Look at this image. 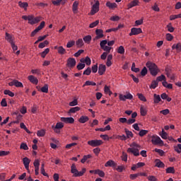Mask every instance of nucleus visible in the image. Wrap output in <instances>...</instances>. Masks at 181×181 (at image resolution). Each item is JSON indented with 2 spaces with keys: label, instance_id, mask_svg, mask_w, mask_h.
<instances>
[{
  "label": "nucleus",
  "instance_id": "obj_5",
  "mask_svg": "<svg viewBox=\"0 0 181 181\" xmlns=\"http://www.w3.org/2000/svg\"><path fill=\"white\" fill-rule=\"evenodd\" d=\"M100 11V1L98 0L95 1V4L92 5L90 15L92 16L93 15H95V13H98Z\"/></svg>",
  "mask_w": 181,
  "mask_h": 181
},
{
  "label": "nucleus",
  "instance_id": "obj_10",
  "mask_svg": "<svg viewBox=\"0 0 181 181\" xmlns=\"http://www.w3.org/2000/svg\"><path fill=\"white\" fill-rule=\"evenodd\" d=\"M64 127V124L62 122H57L54 126H52V129L56 132V134H60V130Z\"/></svg>",
  "mask_w": 181,
  "mask_h": 181
},
{
  "label": "nucleus",
  "instance_id": "obj_43",
  "mask_svg": "<svg viewBox=\"0 0 181 181\" xmlns=\"http://www.w3.org/2000/svg\"><path fill=\"white\" fill-rule=\"evenodd\" d=\"M40 172L43 176H47V177H49V175H47L45 170V163L41 164Z\"/></svg>",
  "mask_w": 181,
  "mask_h": 181
},
{
  "label": "nucleus",
  "instance_id": "obj_48",
  "mask_svg": "<svg viewBox=\"0 0 181 181\" xmlns=\"http://www.w3.org/2000/svg\"><path fill=\"white\" fill-rule=\"evenodd\" d=\"M95 175H98V176H100V177H104V176H105V173H104V171L98 169L95 171Z\"/></svg>",
  "mask_w": 181,
  "mask_h": 181
},
{
  "label": "nucleus",
  "instance_id": "obj_57",
  "mask_svg": "<svg viewBox=\"0 0 181 181\" xmlns=\"http://www.w3.org/2000/svg\"><path fill=\"white\" fill-rule=\"evenodd\" d=\"M160 136L163 139H168V133L165 132V130L163 129L161 134H160Z\"/></svg>",
  "mask_w": 181,
  "mask_h": 181
},
{
  "label": "nucleus",
  "instance_id": "obj_37",
  "mask_svg": "<svg viewBox=\"0 0 181 181\" xmlns=\"http://www.w3.org/2000/svg\"><path fill=\"white\" fill-rule=\"evenodd\" d=\"M124 132L127 139L129 138H134V133H132V132L129 131L128 129H124Z\"/></svg>",
  "mask_w": 181,
  "mask_h": 181
},
{
  "label": "nucleus",
  "instance_id": "obj_35",
  "mask_svg": "<svg viewBox=\"0 0 181 181\" xmlns=\"http://www.w3.org/2000/svg\"><path fill=\"white\" fill-rule=\"evenodd\" d=\"M104 93H105V94H108V95H110V96L112 95V92L111 91L110 86H108L107 85H105L104 87Z\"/></svg>",
  "mask_w": 181,
  "mask_h": 181
},
{
  "label": "nucleus",
  "instance_id": "obj_64",
  "mask_svg": "<svg viewBox=\"0 0 181 181\" xmlns=\"http://www.w3.org/2000/svg\"><path fill=\"white\" fill-rule=\"evenodd\" d=\"M31 73L32 74H37V76H39L40 74V69H32Z\"/></svg>",
  "mask_w": 181,
  "mask_h": 181
},
{
  "label": "nucleus",
  "instance_id": "obj_51",
  "mask_svg": "<svg viewBox=\"0 0 181 181\" xmlns=\"http://www.w3.org/2000/svg\"><path fill=\"white\" fill-rule=\"evenodd\" d=\"M174 150L177 153H181V144H178L177 146H175Z\"/></svg>",
  "mask_w": 181,
  "mask_h": 181
},
{
  "label": "nucleus",
  "instance_id": "obj_44",
  "mask_svg": "<svg viewBox=\"0 0 181 181\" xmlns=\"http://www.w3.org/2000/svg\"><path fill=\"white\" fill-rule=\"evenodd\" d=\"M49 45V41L45 40L42 42H40L38 45L39 49H43L44 47H46Z\"/></svg>",
  "mask_w": 181,
  "mask_h": 181
},
{
  "label": "nucleus",
  "instance_id": "obj_22",
  "mask_svg": "<svg viewBox=\"0 0 181 181\" xmlns=\"http://www.w3.org/2000/svg\"><path fill=\"white\" fill-rule=\"evenodd\" d=\"M139 5V0H133L131 1L129 4H127L128 9H131L134 8V6H138Z\"/></svg>",
  "mask_w": 181,
  "mask_h": 181
},
{
  "label": "nucleus",
  "instance_id": "obj_46",
  "mask_svg": "<svg viewBox=\"0 0 181 181\" xmlns=\"http://www.w3.org/2000/svg\"><path fill=\"white\" fill-rule=\"evenodd\" d=\"M87 86H97V83L94 81H86L85 83L83 85V87H86Z\"/></svg>",
  "mask_w": 181,
  "mask_h": 181
},
{
  "label": "nucleus",
  "instance_id": "obj_3",
  "mask_svg": "<svg viewBox=\"0 0 181 181\" xmlns=\"http://www.w3.org/2000/svg\"><path fill=\"white\" fill-rule=\"evenodd\" d=\"M146 66L149 69L151 76H157L159 73V68L155 63L148 62L146 64Z\"/></svg>",
  "mask_w": 181,
  "mask_h": 181
},
{
  "label": "nucleus",
  "instance_id": "obj_9",
  "mask_svg": "<svg viewBox=\"0 0 181 181\" xmlns=\"http://www.w3.org/2000/svg\"><path fill=\"white\" fill-rule=\"evenodd\" d=\"M46 25V23L45 21H42L40 23V24L39 25V26H37V28H36L32 33H31V37H35V35H36V33H37L40 30H42V29H43V28H45Z\"/></svg>",
  "mask_w": 181,
  "mask_h": 181
},
{
  "label": "nucleus",
  "instance_id": "obj_56",
  "mask_svg": "<svg viewBox=\"0 0 181 181\" xmlns=\"http://www.w3.org/2000/svg\"><path fill=\"white\" fill-rule=\"evenodd\" d=\"M181 18V13L177 15L170 16V21H175V19H179Z\"/></svg>",
  "mask_w": 181,
  "mask_h": 181
},
{
  "label": "nucleus",
  "instance_id": "obj_4",
  "mask_svg": "<svg viewBox=\"0 0 181 181\" xmlns=\"http://www.w3.org/2000/svg\"><path fill=\"white\" fill-rule=\"evenodd\" d=\"M106 45H107V40H103L100 41V49H103L105 53L110 54L111 52V49H112V47H110L109 45L107 46Z\"/></svg>",
  "mask_w": 181,
  "mask_h": 181
},
{
  "label": "nucleus",
  "instance_id": "obj_53",
  "mask_svg": "<svg viewBox=\"0 0 181 181\" xmlns=\"http://www.w3.org/2000/svg\"><path fill=\"white\" fill-rule=\"evenodd\" d=\"M5 95H9V97H15V93L11 91L10 90H4Z\"/></svg>",
  "mask_w": 181,
  "mask_h": 181
},
{
  "label": "nucleus",
  "instance_id": "obj_31",
  "mask_svg": "<svg viewBox=\"0 0 181 181\" xmlns=\"http://www.w3.org/2000/svg\"><path fill=\"white\" fill-rule=\"evenodd\" d=\"M173 50H177V52H181V43L178 42L177 44H173L172 46Z\"/></svg>",
  "mask_w": 181,
  "mask_h": 181
},
{
  "label": "nucleus",
  "instance_id": "obj_54",
  "mask_svg": "<svg viewBox=\"0 0 181 181\" xmlns=\"http://www.w3.org/2000/svg\"><path fill=\"white\" fill-rule=\"evenodd\" d=\"M154 151L155 152L158 153V155H160V156H165V151L163 150L159 149V148H155Z\"/></svg>",
  "mask_w": 181,
  "mask_h": 181
},
{
  "label": "nucleus",
  "instance_id": "obj_29",
  "mask_svg": "<svg viewBox=\"0 0 181 181\" xmlns=\"http://www.w3.org/2000/svg\"><path fill=\"white\" fill-rule=\"evenodd\" d=\"M88 119H90L88 116H81L78 119V122H80V124H86V122H88Z\"/></svg>",
  "mask_w": 181,
  "mask_h": 181
},
{
  "label": "nucleus",
  "instance_id": "obj_13",
  "mask_svg": "<svg viewBox=\"0 0 181 181\" xmlns=\"http://www.w3.org/2000/svg\"><path fill=\"white\" fill-rule=\"evenodd\" d=\"M5 40L11 45L12 43L15 42V37L11 35L10 33H5Z\"/></svg>",
  "mask_w": 181,
  "mask_h": 181
},
{
  "label": "nucleus",
  "instance_id": "obj_32",
  "mask_svg": "<svg viewBox=\"0 0 181 181\" xmlns=\"http://www.w3.org/2000/svg\"><path fill=\"white\" fill-rule=\"evenodd\" d=\"M92 39H93V37L90 35H86L83 38V42H85V43H87V45H90V43H91V40Z\"/></svg>",
  "mask_w": 181,
  "mask_h": 181
},
{
  "label": "nucleus",
  "instance_id": "obj_18",
  "mask_svg": "<svg viewBox=\"0 0 181 181\" xmlns=\"http://www.w3.org/2000/svg\"><path fill=\"white\" fill-rule=\"evenodd\" d=\"M23 162L26 170H28V172L29 173V165L30 163V159H29L28 157H25L23 158Z\"/></svg>",
  "mask_w": 181,
  "mask_h": 181
},
{
  "label": "nucleus",
  "instance_id": "obj_25",
  "mask_svg": "<svg viewBox=\"0 0 181 181\" xmlns=\"http://www.w3.org/2000/svg\"><path fill=\"white\" fill-rule=\"evenodd\" d=\"M72 11H73L74 13H77L78 11V1H75L73 3Z\"/></svg>",
  "mask_w": 181,
  "mask_h": 181
},
{
  "label": "nucleus",
  "instance_id": "obj_34",
  "mask_svg": "<svg viewBox=\"0 0 181 181\" xmlns=\"http://www.w3.org/2000/svg\"><path fill=\"white\" fill-rule=\"evenodd\" d=\"M57 52L59 53V54H66V53H67V52L66 51V49H64V47H63V46H59L57 48Z\"/></svg>",
  "mask_w": 181,
  "mask_h": 181
},
{
  "label": "nucleus",
  "instance_id": "obj_15",
  "mask_svg": "<svg viewBox=\"0 0 181 181\" xmlns=\"http://www.w3.org/2000/svg\"><path fill=\"white\" fill-rule=\"evenodd\" d=\"M155 167L156 168H165V163L160 160L159 158H156L155 160Z\"/></svg>",
  "mask_w": 181,
  "mask_h": 181
},
{
  "label": "nucleus",
  "instance_id": "obj_36",
  "mask_svg": "<svg viewBox=\"0 0 181 181\" xmlns=\"http://www.w3.org/2000/svg\"><path fill=\"white\" fill-rule=\"evenodd\" d=\"M140 114L142 117H145V115L148 114V110H146V108H145L144 105L140 107Z\"/></svg>",
  "mask_w": 181,
  "mask_h": 181
},
{
  "label": "nucleus",
  "instance_id": "obj_11",
  "mask_svg": "<svg viewBox=\"0 0 181 181\" xmlns=\"http://www.w3.org/2000/svg\"><path fill=\"white\" fill-rule=\"evenodd\" d=\"M141 33H142V28H132L129 35V36H136V35H139Z\"/></svg>",
  "mask_w": 181,
  "mask_h": 181
},
{
  "label": "nucleus",
  "instance_id": "obj_40",
  "mask_svg": "<svg viewBox=\"0 0 181 181\" xmlns=\"http://www.w3.org/2000/svg\"><path fill=\"white\" fill-rule=\"evenodd\" d=\"M78 111H80V107L76 106L74 107H71L69 111V114H75V112H77Z\"/></svg>",
  "mask_w": 181,
  "mask_h": 181
},
{
  "label": "nucleus",
  "instance_id": "obj_17",
  "mask_svg": "<svg viewBox=\"0 0 181 181\" xmlns=\"http://www.w3.org/2000/svg\"><path fill=\"white\" fill-rule=\"evenodd\" d=\"M28 79L32 83V84H35V86H37L39 83V80L33 75L28 76Z\"/></svg>",
  "mask_w": 181,
  "mask_h": 181
},
{
  "label": "nucleus",
  "instance_id": "obj_50",
  "mask_svg": "<svg viewBox=\"0 0 181 181\" xmlns=\"http://www.w3.org/2000/svg\"><path fill=\"white\" fill-rule=\"evenodd\" d=\"M76 45L78 46V47H82V46H84V42L83 41V39H78L76 42Z\"/></svg>",
  "mask_w": 181,
  "mask_h": 181
},
{
  "label": "nucleus",
  "instance_id": "obj_45",
  "mask_svg": "<svg viewBox=\"0 0 181 181\" xmlns=\"http://www.w3.org/2000/svg\"><path fill=\"white\" fill-rule=\"evenodd\" d=\"M46 135V130L45 129H41L38 130L37 132V136H45Z\"/></svg>",
  "mask_w": 181,
  "mask_h": 181
},
{
  "label": "nucleus",
  "instance_id": "obj_19",
  "mask_svg": "<svg viewBox=\"0 0 181 181\" xmlns=\"http://www.w3.org/2000/svg\"><path fill=\"white\" fill-rule=\"evenodd\" d=\"M105 70H107V67L105 65L101 64L98 66V74L99 76H103L104 73H105Z\"/></svg>",
  "mask_w": 181,
  "mask_h": 181
},
{
  "label": "nucleus",
  "instance_id": "obj_41",
  "mask_svg": "<svg viewBox=\"0 0 181 181\" xmlns=\"http://www.w3.org/2000/svg\"><path fill=\"white\" fill-rule=\"evenodd\" d=\"M117 53L119 54H125V48H124V46L120 45L117 50Z\"/></svg>",
  "mask_w": 181,
  "mask_h": 181
},
{
  "label": "nucleus",
  "instance_id": "obj_20",
  "mask_svg": "<svg viewBox=\"0 0 181 181\" xmlns=\"http://www.w3.org/2000/svg\"><path fill=\"white\" fill-rule=\"evenodd\" d=\"M67 67H74L76 66V59L69 58L66 63Z\"/></svg>",
  "mask_w": 181,
  "mask_h": 181
},
{
  "label": "nucleus",
  "instance_id": "obj_28",
  "mask_svg": "<svg viewBox=\"0 0 181 181\" xmlns=\"http://www.w3.org/2000/svg\"><path fill=\"white\" fill-rule=\"evenodd\" d=\"M81 63H86L87 66H90V64H91V59H90L88 57H86L85 59H81Z\"/></svg>",
  "mask_w": 181,
  "mask_h": 181
},
{
  "label": "nucleus",
  "instance_id": "obj_16",
  "mask_svg": "<svg viewBox=\"0 0 181 181\" xmlns=\"http://www.w3.org/2000/svg\"><path fill=\"white\" fill-rule=\"evenodd\" d=\"M61 121L65 124H74V118L73 117H61Z\"/></svg>",
  "mask_w": 181,
  "mask_h": 181
},
{
  "label": "nucleus",
  "instance_id": "obj_47",
  "mask_svg": "<svg viewBox=\"0 0 181 181\" xmlns=\"http://www.w3.org/2000/svg\"><path fill=\"white\" fill-rule=\"evenodd\" d=\"M138 98L140 101H143L144 103H146V98L142 93H137Z\"/></svg>",
  "mask_w": 181,
  "mask_h": 181
},
{
  "label": "nucleus",
  "instance_id": "obj_59",
  "mask_svg": "<svg viewBox=\"0 0 181 181\" xmlns=\"http://www.w3.org/2000/svg\"><path fill=\"white\" fill-rule=\"evenodd\" d=\"M148 130H145V129H141L139 131V136H145V135H146V134H148Z\"/></svg>",
  "mask_w": 181,
  "mask_h": 181
},
{
  "label": "nucleus",
  "instance_id": "obj_27",
  "mask_svg": "<svg viewBox=\"0 0 181 181\" xmlns=\"http://www.w3.org/2000/svg\"><path fill=\"white\" fill-rule=\"evenodd\" d=\"M162 99L160 98V95H157L156 93L153 94V103L154 104H159Z\"/></svg>",
  "mask_w": 181,
  "mask_h": 181
},
{
  "label": "nucleus",
  "instance_id": "obj_42",
  "mask_svg": "<svg viewBox=\"0 0 181 181\" xmlns=\"http://www.w3.org/2000/svg\"><path fill=\"white\" fill-rule=\"evenodd\" d=\"M49 52H50V49L46 48L43 52L40 53L41 57L45 59V57H46V56L48 54Z\"/></svg>",
  "mask_w": 181,
  "mask_h": 181
},
{
  "label": "nucleus",
  "instance_id": "obj_12",
  "mask_svg": "<svg viewBox=\"0 0 181 181\" xmlns=\"http://www.w3.org/2000/svg\"><path fill=\"white\" fill-rule=\"evenodd\" d=\"M33 165H34V168H35V175L37 176L39 175V169H40V160L35 159L33 162Z\"/></svg>",
  "mask_w": 181,
  "mask_h": 181
},
{
  "label": "nucleus",
  "instance_id": "obj_33",
  "mask_svg": "<svg viewBox=\"0 0 181 181\" xmlns=\"http://www.w3.org/2000/svg\"><path fill=\"white\" fill-rule=\"evenodd\" d=\"M160 98L162 100H166L168 103H170V101H172V98H170L166 93H162Z\"/></svg>",
  "mask_w": 181,
  "mask_h": 181
},
{
  "label": "nucleus",
  "instance_id": "obj_49",
  "mask_svg": "<svg viewBox=\"0 0 181 181\" xmlns=\"http://www.w3.org/2000/svg\"><path fill=\"white\" fill-rule=\"evenodd\" d=\"M175 167H168L165 169V173H172L174 174L175 173Z\"/></svg>",
  "mask_w": 181,
  "mask_h": 181
},
{
  "label": "nucleus",
  "instance_id": "obj_1",
  "mask_svg": "<svg viewBox=\"0 0 181 181\" xmlns=\"http://www.w3.org/2000/svg\"><path fill=\"white\" fill-rule=\"evenodd\" d=\"M141 145L133 142L130 145V148H127L128 153H132L134 156H139V150L141 149Z\"/></svg>",
  "mask_w": 181,
  "mask_h": 181
},
{
  "label": "nucleus",
  "instance_id": "obj_6",
  "mask_svg": "<svg viewBox=\"0 0 181 181\" xmlns=\"http://www.w3.org/2000/svg\"><path fill=\"white\" fill-rule=\"evenodd\" d=\"M42 21V16H28V23L30 25H36V23H39Z\"/></svg>",
  "mask_w": 181,
  "mask_h": 181
},
{
  "label": "nucleus",
  "instance_id": "obj_2",
  "mask_svg": "<svg viewBox=\"0 0 181 181\" xmlns=\"http://www.w3.org/2000/svg\"><path fill=\"white\" fill-rule=\"evenodd\" d=\"M86 172H87V169H86V168H83L81 171H78L75 163H73L71 166V173H72L74 177H81V176L84 175Z\"/></svg>",
  "mask_w": 181,
  "mask_h": 181
},
{
  "label": "nucleus",
  "instance_id": "obj_60",
  "mask_svg": "<svg viewBox=\"0 0 181 181\" xmlns=\"http://www.w3.org/2000/svg\"><path fill=\"white\" fill-rule=\"evenodd\" d=\"M98 23H100V21L97 20L95 21V22L93 23H91L90 25H89V28L90 29H93V28H95V26H97L98 25Z\"/></svg>",
  "mask_w": 181,
  "mask_h": 181
},
{
  "label": "nucleus",
  "instance_id": "obj_38",
  "mask_svg": "<svg viewBox=\"0 0 181 181\" xmlns=\"http://www.w3.org/2000/svg\"><path fill=\"white\" fill-rule=\"evenodd\" d=\"M40 91H41V93H45V94H47V93H49V85L45 84L44 86L40 88Z\"/></svg>",
  "mask_w": 181,
  "mask_h": 181
},
{
  "label": "nucleus",
  "instance_id": "obj_61",
  "mask_svg": "<svg viewBox=\"0 0 181 181\" xmlns=\"http://www.w3.org/2000/svg\"><path fill=\"white\" fill-rule=\"evenodd\" d=\"M20 149H23L24 151H28L29 149V147L28 146V144L26 143H21L20 146Z\"/></svg>",
  "mask_w": 181,
  "mask_h": 181
},
{
  "label": "nucleus",
  "instance_id": "obj_58",
  "mask_svg": "<svg viewBox=\"0 0 181 181\" xmlns=\"http://www.w3.org/2000/svg\"><path fill=\"white\" fill-rule=\"evenodd\" d=\"M165 80H166V76H165V75L163 74L160 75L156 78V81H158V83H159V81H165Z\"/></svg>",
  "mask_w": 181,
  "mask_h": 181
},
{
  "label": "nucleus",
  "instance_id": "obj_26",
  "mask_svg": "<svg viewBox=\"0 0 181 181\" xmlns=\"http://www.w3.org/2000/svg\"><path fill=\"white\" fill-rule=\"evenodd\" d=\"M91 158H93V156H91V154L85 155L83 156V158L81 160V162L82 163H86V162L88 163V159H91Z\"/></svg>",
  "mask_w": 181,
  "mask_h": 181
},
{
  "label": "nucleus",
  "instance_id": "obj_24",
  "mask_svg": "<svg viewBox=\"0 0 181 181\" xmlns=\"http://www.w3.org/2000/svg\"><path fill=\"white\" fill-rule=\"evenodd\" d=\"M18 6L24 9V11H28V6H29V4H28V2L18 1Z\"/></svg>",
  "mask_w": 181,
  "mask_h": 181
},
{
  "label": "nucleus",
  "instance_id": "obj_63",
  "mask_svg": "<svg viewBox=\"0 0 181 181\" xmlns=\"http://www.w3.org/2000/svg\"><path fill=\"white\" fill-rule=\"evenodd\" d=\"M116 170H117L119 173L124 172V170H125V166H124V165H119L116 168Z\"/></svg>",
  "mask_w": 181,
  "mask_h": 181
},
{
  "label": "nucleus",
  "instance_id": "obj_14",
  "mask_svg": "<svg viewBox=\"0 0 181 181\" xmlns=\"http://www.w3.org/2000/svg\"><path fill=\"white\" fill-rule=\"evenodd\" d=\"M95 37L94 40H98V39H103L104 37V31L101 29H96L95 30Z\"/></svg>",
  "mask_w": 181,
  "mask_h": 181
},
{
  "label": "nucleus",
  "instance_id": "obj_7",
  "mask_svg": "<svg viewBox=\"0 0 181 181\" xmlns=\"http://www.w3.org/2000/svg\"><path fill=\"white\" fill-rule=\"evenodd\" d=\"M151 143L153 145H160V146H163V141L160 139L159 136L153 135L151 136Z\"/></svg>",
  "mask_w": 181,
  "mask_h": 181
},
{
  "label": "nucleus",
  "instance_id": "obj_52",
  "mask_svg": "<svg viewBox=\"0 0 181 181\" xmlns=\"http://www.w3.org/2000/svg\"><path fill=\"white\" fill-rule=\"evenodd\" d=\"M167 29L170 33H173V32H175V28L172 26V23H170L167 25Z\"/></svg>",
  "mask_w": 181,
  "mask_h": 181
},
{
  "label": "nucleus",
  "instance_id": "obj_23",
  "mask_svg": "<svg viewBox=\"0 0 181 181\" xmlns=\"http://www.w3.org/2000/svg\"><path fill=\"white\" fill-rule=\"evenodd\" d=\"M105 5L109 9H115L118 6L117 3H111L110 1H107Z\"/></svg>",
  "mask_w": 181,
  "mask_h": 181
},
{
  "label": "nucleus",
  "instance_id": "obj_55",
  "mask_svg": "<svg viewBox=\"0 0 181 181\" xmlns=\"http://www.w3.org/2000/svg\"><path fill=\"white\" fill-rule=\"evenodd\" d=\"M121 159L124 162H127V160H128V154H127V153H125V152H122V155L121 156Z\"/></svg>",
  "mask_w": 181,
  "mask_h": 181
},
{
  "label": "nucleus",
  "instance_id": "obj_8",
  "mask_svg": "<svg viewBox=\"0 0 181 181\" xmlns=\"http://www.w3.org/2000/svg\"><path fill=\"white\" fill-rule=\"evenodd\" d=\"M87 144L88 145H89V146H92V148H95L97 146H100V145H103V144L104 143L103 142V140L95 139L88 141Z\"/></svg>",
  "mask_w": 181,
  "mask_h": 181
},
{
  "label": "nucleus",
  "instance_id": "obj_30",
  "mask_svg": "<svg viewBox=\"0 0 181 181\" xmlns=\"http://www.w3.org/2000/svg\"><path fill=\"white\" fill-rule=\"evenodd\" d=\"M162 84L163 87L168 88L169 90H172V88H173V85L172 83H168V81H166V79L162 82Z\"/></svg>",
  "mask_w": 181,
  "mask_h": 181
},
{
  "label": "nucleus",
  "instance_id": "obj_39",
  "mask_svg": "<svg viewBox=\"0 0 181 181\" xmlns=\"http://www.w3.org/2000/svg\"><path fill=\"white\" fill-rule=\"evenodd\" d=\"M159 84V82H158L157 80H154L151 82V84L150 85V88H152L153 90H155L156 87H158V85Z\"/></svg>",
  "mask_w": 181,
  "mask_h": 181
},
{
  "label": "nucleus",
  "instance_id": "obj_21",
  "mask_svg": "<svg viewBox=\"0 0 181 181\" xmlns=\"http://www.w3.org/2000/svg\"><path fill=\"white\" fill-rule=\"evenodd\" d=\"M105 168H117V163L115 160H109L107 163H105Z\"/></svg>",
  "mask_w": 181,
  "mask_h": 181
},
{
  "label": "nucleus",
  "instance_id": "obj_62",
  "mask_svg": "<svg viewBox=\"0 0 181 181\" xmlns=\"http://www.w3.org/2000/svg\"><path fill=\"white\" fill-rule=\"evenodd\" d=\"M148 181H158V178H156L154 175H149L147 177Z\"/></svg>",
  "mask_w": 181,
  "mask_h": 181
}]
</instances>
